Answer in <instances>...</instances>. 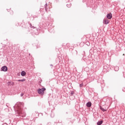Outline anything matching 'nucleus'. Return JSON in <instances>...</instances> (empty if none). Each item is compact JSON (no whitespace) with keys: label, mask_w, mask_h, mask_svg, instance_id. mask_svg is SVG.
<instances>
[{"label":"nucleus","mask_w":125,"mask_h":125,"mask_svg":"<svg viewBox=\"0 0 125 125\" xmlns=\"http://www.w3.org/2000/svg\"><path fill=\"white\" fill-rule=\"evenodd\" d=\"M46 89L45 88H42V89H38V93L39 94H41V95H43L44 94V91Z\"/></svg>","instance_id":"1"},{"label":"nucleus","mask_w":125,"mask_h":125,"mask_svg":"<svg viewBox=\"0 0 125 125\" xmlns=\"http://www.w3.org/2000/svg\"><path fill=\"white\" fill-rule=\"evenodd\" d=\"M18 113L21 117H26V113H23V112L21 111H18Z\"/></svg>","instance_id":"2"},{"label":"nucleus","mask_w":125,"mask_h":125,"mask_svg":"<svg viewBox=\"0 0 125 125\" xmlns=\"http://www.w3.org/2000/svg\"><path fill=\"white\" fill-rule=\"evenodd\" d=\"M104 24H105V25H107V24H109L110 23V21L107 19H104L103 21Z\"/></svg>","instance_id":"3"},{"label":"nucleus","mask_w":125,"mask_h":125,"mask_svg":"<svg viewBox=\"0 0 125 125\" xmlns=\"http://www.w3.org/2000/svg\"><path fill=\"white\" fill-rule=\"evenodd\" d=\"M1 71L3 72H7V66H3L1 67Z\"/></svg>","instance_id":"4"},{"label":"nucleus","mask_w":125,"mask_h":125,"mask_svg":"<svg viewBox=\"0 0 125 125\" xmlns=\"http://www.w3.org/2000/svg\"><path fill=\"white\" fill-rule=\"evenodd\" d=\"M112 17H113V16L112 15V13H109L107 14L106 15V18L107 19H112Z\"/></svg>","instance_id":"5"},{"label":"nucleus","mask_w":125,"mask_h":125,"mask_svg":"<svg viewBox=\"0 0 125 125\" xmlns=\"http://www.w3.org/2000/svg\"><path fill=\"white\" fill-rule=\"evenodd\" d=\"M91 105H92V104H91V102H89L86 104V106L88 107V108H90L91 107Z\"/></svg>","instance_id":"6"},{"label":"nucleus","mask_w":125,"mask_h":125,"mask_svg":"<svg viewBox=\"0 0 125 125\" xmlns=\"http://www.w3.org/2000/svg\"><path fill=\"white\" fill-rule=\"evenodd\" d=\"M8 85H14L15 83L13 82H8Z\"/></svg>","instance_id":"7"},{"label":"nucleus","mask_w":125,"mask_h":125,"mask_svg":"<svg viewBox=\"0 0 125 125\" xmlns=\"http://www.w3.org/2000/svg\"><path fill=\"white\" fill-rule=\"evenodd\" d=\"M21 75L22 77H25V76H26V72L24 71H21Z\"/></svg>","instance_id":"8"},{"label":"nucleus","mask_w":125,"mask_h":125,"mask_svg":"<svg viewBox=\"0 0 125 125\" xmlns=\"http://www.w3.org/2000/svg\"><path fill=\"white\" fill-rule=\"evenodd\" d=\"M100 109L101 110H102L103 111V112H106V111H107V109H105L103 107H102V106H100Z\"/></svg>","instance_id":"9"},{"label":"nucleus","mask_w":125,"mask_h":125,"mask_svg":"<svg viewBox=\"0 0 125 125\" xmlns=\"http://www.w3.org/2000/svg\"><path fill=\"white\" fill-rule=\"evenodd\" d=\"M102 124H103V121H98L97 123V125H101Z\"/></svg>","instance_id":"10"},{"label":"nucleus","mask_w":125,"mask_h":125,"mask_svg":"<svg viewBox=\"0 0 125 125\" xmlns=\"http://www.w3.org/2000/svg\"><path fill=\"white\" fill-rule=\"evenodd\" d=\"M44 7H45V11H47V3H46L44 5Z\"/></svg>","instance_id":"11"},{"label":"nucleus","mask_w":125,"mask_h":125,"mask_svg":"<svg viewBox=\"0 0 125 125\" xmlns=\"http://www.w3.org/2000/svg\"><path fill=\"white\" fill-rule=\"evenodd\" d=\"M66 6L67 7H71V6H72V4H71V3H68V4H67V5H66Z\"/></svg>","instance_id":"12"},{"label":"nucleus","mask_w":125,"mask_h":125,"mask_svg":"<svg viewBox=\"0 0 125 125\" xmlns=\"http://www.w3.org/2000/svg\"><path fill=\"white\" fill-rule=\"evenodd\" d=\"M29 25L30 26V27L32 28V29H36V27L35 26H32V23H30Z\"/></svg>","instance_id":"13"},{"label":"nucleus","mask_w":125,"mask_h":125,"mask_svg":"<svg viewBox=\"0 0 125 125\" xmlns=\"http://www.w3.org/2000/svg\"><path fill=\"white\" fill-rule=\"evenodd\" d=\"M26 81V79H23L22 80H19L18 81V82H25Z\"/></svg>","instance_id":"14"},{"label":"nucleus","mask_w":125,"mask_h":125,"mask_svg":"<svg viewBox=\"0 0 125 125\" xmlns=\"http://www.w3.org/2000/svg\"><path fill=\"white\" fill-rule=\"evenodd\" d=\"M114 70H115V71H117V70H119V67L116 66V67L114 68Z\"/></svg>","instance_id":"15"},{"label":"nucleus","mask_w":125,"mask_h":125,"mask_svg":"<svg viewBox=\"0 0 125 125\" xmlns=\"http://www.w3.org/2000/svg\"><path fill=\"white\" fill-rule=\"evenodd\" d=\"M74 93H75V92L74 91H72L70 93V95H74Z\"/></svg>","instance_id":"16"},{"label":"nucleus","mask_w":125,"mask_h":125,"mask_svg":"<svg viewBox=\"0 0 125 125\" xmlns=\"http://www.w3.org/2000/svg\"><path fill=\"white\" fill-rule=\"evenodd\" d=\"M83 83L80 84V87H83Z\"/></svg>","instance_id":"17"},{"label":"nucleus","mask_w":125,"mask_h":125,"mask_svg":"<svg viewBox=\"0 0 125 125\" xmlns=\"http://www.w3.org/2000/svg\"><path fill=\"white\" fill-rule=\"evenodd\" d=\"M46 125H51L50 123H48Z\"/></svg>","instance_id":"18"},{"label":"nucleus","mask_w":125,"mask_h":125,"mask_svg":"<svg viewBox=\"0 0 125 125\" xmlns=\"http://www.w3.org/2000/svg\"><path fill=\"white\" fill-rule=\"evenodd\" d=\"M23 95H24V93H21V97H22V96H23Z\"/></svg>","instance_id":"19"},{"label":"nucleus","mask_w":125,"mask_h":125,"mask_svg":"<svg viewBox=\"0 0 125 125\" xmlns=\"http://www.w3.org/2000/svg\"><path fill=\"white\" fill-rule=\"evenodd\" d=\"M85 69L89 70V68L88 67H85Z\"/></svg>","instance_id":"20"},{"label":"nucleus","mask_w":125,"mask_h":125,"mask_svg":"<svg viewBox=\"0 0 125 125\" xmlns=\"http://www.w3.org/2000/svg\"><path fill=\"white\" fill-rule=\"evenodd\" d=\"M11 12L12 14H13V12L12 11H11Z\"/></svg>","instance_id":"21"},{"label":"nucleus","mask_w":125,"mask_h":125,"mask_svg":"<svg viewBox=\"0 0 125 125\" xmlns=\"http://www.w3.org/2000/svg\"><path fill=\"white\" fill-rule=\"evenodd\" d=\"M50 66H51V67H52V66H53V65L50 64Z\"/></svg>","instance_id":"22"},{"label":"nucleus","mask_w":125,"mask_h":125,"mask_svg":"<svg viewBox=\"0 0 125 125\" xmlns=\"http://www.w3.org/2000/svg\"><path fill=\"white\" fill-rule=\"evenodd\" d=\"M76 53H78V52H77V51H76Z\"/></svg>","instance_id":"23"},{"label":"nucleus","mask_w":125,"mask_h":125,"mask_svg":"<svg viewBox=\"0 0 125 125\" xmlns=\"http://www.w3.org/2000/svg\"><path fill=\"white\" fill-rule=\"evenodd\" d=\"M123 90V91H125V90Z\"/></svg>","instance_id":"24"}]
</instances>
